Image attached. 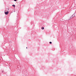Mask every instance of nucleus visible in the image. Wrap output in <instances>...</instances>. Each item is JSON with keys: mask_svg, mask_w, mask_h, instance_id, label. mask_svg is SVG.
I'll list each match as a JSON object with an SVG mask.
<instances>
[{"mask_svg": "<svg viewBox=\"0 0 76 76\" xmlns=\"http://www.w3.org/2000/svg\"><path fill=\"white\" fill-rule=\"evenodd\" d=\"M50 44H52V42H50Z\"/></svg>", "mask_w": 76, "mask_h": 76, "instance_id": "nucleus-4", "label": "nucleus"}, {"mask_svg": "<svg viewBox=\"0 0 76 76\" xmlns=\"http://www.w3.org/2000/svg\"><path fill=\"white\" fill-rule=\"evenodd\" d=\"M17 0H14V1H16Z\"/></svg>", "mask_w": 76, "mask_h": 76, "instance_id": "nucleus-5", "label": "nucleus"}, {"mask_svg": "<svg viewBox=\"0 0 76 76\" xmlns=\"http://www.w3.org/2000/svg\"><path fill=\"white\" fill-rule=\"evenodd\" d=\"M41 29H42V30L44 29V28L43 27H42V28H41Z\"/></svg>", "mask_w": 76, "mask_h": 76, "instance_id": "nucleus-2", "label": "nucleus"}, {"mask_svg": "<svg viewBox=\"0 0 76 76\" xmlns=\"http://www.w3.org/2000/svg\"><path fill=\"white\" fill-rule=\"evenodd\" d=\"M5 15H8L9 14V12L7 11V12H5Z\"/></svg>", "mask_w": 76, "mask_h": 76, "instance_id": "nucleus-1", "label": "nucleus"}, {"mask_svg": "<svg viewBox=\"0 0 76 76\" xmlns=\"http://www.w3.org/2000/svg\"><path fill=\"white\" fill-rule=\"evenodd\" d=\"M26 48H27V49L28 48H27V47H26Z\"/></svg>", "mask_w": 76, "mask_h": 76, "instance_id": "nucleus-6", "label": "nucleus"}, {"mask_svg": "<svg viewBox=\"0 0 76 76\" xmlns=\"http://www.w3.org/2000/svg\"><path fill=\"white\" fill-rule=\"evenodd\" d=\"M12 6H13V7H15V5H12Z\"/></svg>", "mask_w": 76, "mask_h": 76, "instance_id": "nucleus-3", "label": "nucleus"}]
</instances>
